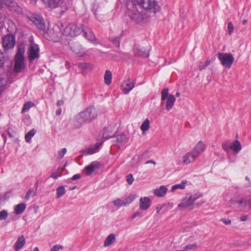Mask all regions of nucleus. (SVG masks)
Segmentation results:
<instances>
[{"instance_id":"34","label":"nucleus","mask_w":251,"mask_h":251,"mask_svg":"<svg viewBox=\"0 0 251 251\" xmlns=\"http://www.w3.org/2000/svg\"><path fill=\"white\" fill-rule=\"evenodd\" d=\"M169 96L168 89L167 88H164L161 91V105L164 104V100L168 99Z\"/></svg>"},{"instance_id":"57","label":"nucleus","mask_w":251,"mask_h":251,"mask_svg":"<svg viewBox=\"0 0 251 251\" xmlns=\"http://www.w3.org/2000/svg\"><path fill=\"white\" fill-rule=\"evenodd\" d=\"M64 103V101L62 100H58L57 102V105L58 106L61 105Z\"/></svg>"},{"instance_id":"40","label":"nucleus","mask_w":251,"mask_h":251,"mask_svg":"<svg viewBox=\"0 0 251 251\" xmlns=\"http://www.w3.org/2000/svg\"><path fill=\"white\" fill-rule=\"evenodd\" d=\"M236 202L239 205H243L244 207H246L248 205V199H239L236 201Z\"/></svg>"},{"instance_id":"30","label":"nucleus","mask_w":251,"mask_h":251,"mask_svg":"<svg viewBox=\"0 0 251 251\" xmlns=\"http://www.w3.org/2000/svg\"><path fill=\"white\" fill-rule=\"evenodd\" d=\"M104 82L109 85L111 83L112 73L109 70H106L104 75Z\"/></svg>"},{"instance_id":"3","label":"nucleus","mask_w":251,"mask_h":251,"mask_svg":"<svg viewBox=\"0 0 251 251\" xmlns=\"http://www.w3.org/2000/svg\"><path fill=\"white\" fill-rule=\"evenodd\" d=\"M25 46L24 44H20L18 46L17 51L14 58V70L17 73L21 72L25 69Z\"/></svg>"},{"instance_id":"46","label":"nucleus","mask_w":251,"mask_h":251,"mask_svg":"<svg viewBox=\"0 0 251 251\" xmlns=\"http://www.w3.org/2000/svg\"><path fill=\"white\" fill-rule=\"evenodd\" d=\"M61 171H60L59 168L57 172L52 173L50 176L54 179H57L60 176Z\"/></svg>"},{"instance_id":"37","label":"nucleus","mask_w":251,"mask_h":251,"mask_svg":"<svg viewBox=\"0 0 251 251\" xmlns=\"http://www.w3.org/2000/svg\"><path fill=\"white\" fill-rule=\"evenodd\" d=\"M65 189L64 186H61L58 187L56 189L57 198H60L65 193Z\"/></svg>"},{"instance_id":"16","label":"nucleus","mask_w":251,"mask_h":251,"mask_svg":"<svg viewBox=\"0 0 251 251\" xmlns=\"http://www.w3.org/2000/svg\"><path fill=\"white\" fill-rule=\"evenodd\" d=\"M123 93L125 94L128 93L134 86V83L129 79L124 81L122 84Z\"/></svg>"},{"instance_id":"28","label":"nucleus","mask_w":251,"mask_h":251,"mask_svg":"<svg viewBox=\"0 0 251 251\" xmlns=\"http://www.w3.org/2000/svg\"><path fill=\"white\" fill-rule=\"evenodd\" d=\"M26 205L24 203H21L16 205L14 208L15 213L16 214H22L25 210Z\"/></svg>"},{"instance_id":"52","label":"nucleus","mask_w":251,"mask_h":251,"mask_svg":"<svg viewBox=\"0 0 251 251\" xmlns=\"http://www.w3.org/2000/svg\"><path fill=\"white\" fill-rule=\"evenodd\" d=\"M221 221L226 225H229L231 224V221L230 219L222 218Z\"/></svg>"},{"instance_id":"59","label":"nucleus","mask_w":251,"mask_h":251,"mask_svg":"<svg viewBox=\"0 0 251 251\" xmlns=\"http://www.w3.org/2000/svg\"><path fill=\"white\" fill-rule=\"evenodd\" d=\"M162 209V207L161 206H157L156 207V213H159L160 211L161 210V209Z\"/></svg>"},{"instance_id":"25","label":"nucleus","mask_w":251,"mask_h":251,"mask_svg":"<svg viewBox=\"0 0 251 251\" xmlns=\"http://www.w3.org/2000/svg\"><path fill=\"white\" fill-rule=\"evenodd\" d=\"M175 101V97L172 95H170L167 100L166 104V109L167 111H169L173 107Z\"/></svg>"},{"instance_id":"29","label":"nucleus","mask_w":251,"mask_h":251,"mask_svg":"<svg viewBox=\"0 0 251 251\" xmlns=\"http://www.w3.org/2000/svg\"><path fill=\"white\" fill-rule=\"evenodd\" d=\"M127 138L124 134L118 135L116 137V143L118 146H120L122 143L126 142Z\"/></svg>"},{"instance_id":"51","label":"nucleus","mask_w":251,"mask_h":251,"mask_svg":"<svg viewBox=\"0 0 251 251\" xmlns=\"http://www.w3.org/2000/svg\"><path fill=\"white\" fill-rule=\"evenodd\" d=\"M4 64V57L2 51L0 50V68Z\"/></svg>"},{"instance_id":"9","label":"nucleus","mask_w":251,"mask_h":251,"mask_svg":"<svg viewBox=\"0 0 251 251\" xmlns=\"http://www.w3.org/2000/svg\"><path fill=\"white\" fill-rule=\"evenodd\" d=\"M80 114L86 122H91L97 115L95 109L92 106L87 107L84 111L80 112Z\"/></svg>"},{"instance_id":"35","label":"nucleus","mask_w":251,"mask_h":251,"mask_svg":"<svg viewBox=\"0 0 251 251\" xmlns=\"http://www.w3.org/2000/svg\"><path fill=\"white\" fill-rule=\"evenodd\" d=\"M187 183L186 180H183L180 184H176L172 187L171 191L174 192L177 189H183L185 188V184Z\"/></svg>"},{"instance_id":"12","label":"nucleus","mask_w":251,"mask_h":251,"mask_svg":"<svg viewBox=\"0 0 251 251\" xmlns=\"http://www.w3.org/2000/svg\"><path fill=\"white\" fill-rule=\"evenodd\" d=\"M28 19L32 22L40 29L44 30L45 25L43 22L42 18L39 15H32L28 17Z\"/></svg>"},{"instance_id":"26","label":"nucleus","mask_w":251,"mask_h":251,"mask_svg":"<svg viewBox=\"0 0 251 251\" xmlns=\"http://www.w3.org/2000/svg\"><path fill=\"white\" fill-rule=\"evenodd\" d=\"M134 53L135 55L142 57H148L149 55L148 50H143L142 49L135 48L134 49Z\"/></svg>"},{"instance_id":"49","label":"nucleus","mask_w":251,"mask_h":251,"mask_svg":"<svg viewBox=\"0 0 251 251\" xmlns=\"http://www.w3.org/2000/svg\"><path fill=\"white\" fill-rule=\"evenodd\" d=\"M126 181L127 183L131 185L134 181V178L131 174H129L126 176Z\"/></svg>"},{"instance_id":"11","label":"nucleus","mask_w":251,"mask_h":251,"mask_svg":"<svg viewBox=\"0 0 251 251\" xmlns=\"http://www.w3.org/2000/svg\"><path fill=\"white\" fill-rule=\"evenodd\" d=\"M2 44L5 50L13 48L15 44L14 37L12 34H6L3 38Z\"/></svg>"},{"instance_id":"64","label":"nucleus","mask_w":251,"mask_h":251,"mask_svg":"<svg viewBox=\"0 0 251 251\" xmlns=\"http://www.w3.org/2000/svg\"><path fill=\"white\" fill-rule=\"evenodd\" d=\"M179 96H180V93H179V92H177V93H176V96L178 97H179Z\"/></svg>"},{"instance_id":"54","label":"nucleus","mask_w":251,"mask_h":251,"mask_svg":"<svg viewBox=\"0 0 251 251\" xmlns=\"http://www.w3.org/2000/svg\"><path fill=\"white\" fill-rule=\"evenodd\" d=\"M223 148L225 151L227 152L229 151L230 146L227 144H223Z\"/></svg>"},{"instance_id":"4","label":"nucleus","mask_w":251,"mask_h":251,"mask_svg":"<svg viewBox=\"0 0 251 251\" xmlns=\"http://www.w3.org/2000/svg\"><path fill=\"white\" fill-rule=\"evenodd\" d=\"M59 28L63 34L72 37L79 35L82 31L81 27L73 24H61Z\"/></svg>"},{"instance_id":"18","label":"nucleus","mask_w":251,"mask_h":251,"mask_svg":"<svg viewBox=\"0 0 251 251\" xmlns=\"http://www.w3.org/2000/svg\"><path fill=\"white\" fill-rule=\"evenodd\" d=\"M82 32H83V35L89 41L93 42L95 40V37L92 30L88 28L81 27Z\"/></svg>"},{"instance_id":"47","label":"nucleus","mask_w":251,"mask_h":251,"mask_svg":"<svg viewBox=\"0 0 251 251\" xmlns=\"http://www.w3.org/2000/svg\"><path fill=\"white\" fill-rule=\"evenodd\" d=\"M63 248L62 245H56L53 246L50 250V251H58Z\"/></svg>"},{"instance_id":"13","label":"nucleus","mask_w":251,"mask_h":251,"mask_svg":"<svg viewBox=\"0 0 251 251\" xmlns=\"http://www.w3.org/2000/svg\"><path fill=\"white\" fill-rule=\"evenodd\" d=\"M102 143H97L93 146L82 150L80 151V153L82 154V155L93 154L98 151L100 147L102 145Z\"/></svg>"},{"instance_id":"63","label":"nucleus","mask_w":251,"mask_h":251,"mask_svg":"<svg viewBox=\"0 0 251 251\" xmlns=\"http://www.w3.org/2000/svg\"><path fill=\"white\" fill-rule=\"evenodd\" d=\"M247 20H244L243 21V24L245 25L247 23Z\"/></svg>"},{"instance_id":"58","label":"nucleus","mask_w":251,"mask_h":251,"mask_svg":"<svg viewBox=\"0 0 251 251\" xmlns=\"http://www.w3.org/2000/svg\"><path fill=\"white\" fill-rule=\"evenodd\" d=\"M61 113V109L60 108H59V109H58L56 111V115H60Z\"/></svg>"},{"instance_id":"20","label":"nucleus","mask_w":251,"mask_h":251,"mask_svg":"<svg viewBox=\"0 0 251 251\" xmlns=\"http://www.w3.org/2000/svg\"><path fill=\"white\" fill-rule=\"evenodd\" d=\"M25 240L24 236H21L19 237L16 241L15 245H14L13 248L15 251H18L21 249L25 244Z\"/></svg>"},{"instance_id":"2","label":"nucleus","mask_w":251,"mask_h":251,"mask_svg":"<svg viewBox=\"0 0 251 251\" xmlns=\"http://www.w3.org/2000/svg\"><path fill=\"white\" fill-rule=\"evenodd\" d=\"M128 15L133 22L140 24H146L152 19L149 13L144 12L143 8L139 4H132L128 5Z\"/></svg>"},{"instance_id":"45","label":"nucleus","mask_w":251,"mask_h":251,"mask_svg":"<svg viewBox=\"0 0 251 251\" xmlns=\"http://www.w3.org/2000/svg\"><path fill=\"white\" fill-rule=\"evenodd\" d=\"M228 33L231 35L234 31V26L232 23L229 22L227 25Z\"/></svg>"},{"instance_id":"43","label":"nucleus","mask_w":251,"mask_h":251,"mask_svg":"<svg viewBox=\"0 0 251 251\" xmlns=\"http://www.w3.org/2000/svg\"><path fill=\"white\" fill-rule=\"evenodd\" d=\"M35 195H36L35 192H33L32 190H31L30 189H29L27 191V192L25 196V199L26 200H28L30 197H34Z\"/></svg>"},{"instance_id":"7","label":"nucleus","mask_w":251,"mask_h":251,"mask_svg":"<svg viewBox=\"0 0 251 251\" xmlns=\"http://www.w3.org/2000/svg\"><path fill=\"white\" fill-rule=\"evenodd\" d=\"M218 59L221 62V64L225 67L230 68L233 64L234 58L230 53H219L218 55Z\"/></svg>"},{"instance_id":"53","label":"nucleus","mask_w":251,"mask_h":251,"mask_svg":"<svg viewBox=\"0 0 251 251\" xmlns=\"http://www.w3.org/2000/svg\"><path fill=\"white\" fill-rule=\"evenodd\" d=\"M142 213L139 211H136L132 216V219L135 218L136 217H142Z\"/></svg>"},{"instance_id":"5","label":"nucleus","mask_w":251,"mask_h":251,"mask_svg":"<svg viewBox=\"0 0 251 251\" xmlns=\"http://www.w3.org/2000/svg\"><path fill=\"white\" fill-rule=\"evenodd\" d=\"M140 5L147 10L145 13H149V15L152 16V18L160 10V6L155 0H141Z\"/></svg>"},{"instance_id":"41","label":"nucleus","mask_w":251,"mask_h":251,"mask_svg":"<svg viewBox=\"0 0 251 251\" xmlns=\"http://www.w3.org/2000/svg\"><path fill=\"white\" fill-rule=\"evenodd\" d=\"M1 1L2 2V3H4L7 6L11 7H14L16 4L14 0H1Z\"/></svg>"},{"instance_id":"44","label":"nucleus","mask_w":251,"mask_h":251,"mask_svg":"<svg viewBox=\"0 0 251 251\" xmlns=\"http://www.w3.org/2000/svg\"><path fill=\"white\" fill-rule=\"evenodd\" d=\"M7 216L8 213L6 210H3L0 211V220H5L7 218Z\"/></svg>"},{"instance_id":"14","label":"nucleus","mask_w":251,"mask_h":251,"mask_svg":"<svg viewBox=\"0 0 251 251\" xmlns=\"http://www.w3.org/2000/svg\"><path fill=\"white\" fill-rule=\"evenodd\" d=\"M151 205V200L149 197H141L139 201L140 209L143 210H147Z\"/></svg>"},{"instance_id":"48","label":"nucleus","mask_w":251,"mask_h":251,"mask_svg":"<svg viewBox=\"0 0 251 251\" xmlns=\"http://www.w3.org/2000/svg\"><path fill=\"white\" fill-rule=\"evenodd\" d=\"M197 247V245L196 244H190V245H187V246H186L184 249V250H185L186 251H190L193 249H195Z\"/></svg>"},{"instance_id":"15","label":"nucleus","mask_w":251,"mask_h":251,"mask_svg":"<svg viewBox=\"0 0 251 251\" xmlns=\"http://www.w3.org/2000/svg\"><path fill=\"white\" fill-rule=\"evenodd\" d=\"M205 150V146L203 142L200 141L191 151L197 158Z\"/></svg>"},{"instance_id":"21","label":"nucleus","mask_w":251,"mask_h":251,"mask_svg":"<svg viewBox=\"0 0 251 251\" xmlns=\"http://www.w3.org/2000/svg\"><path fill=\"white\" fill-rule=\"evenodd\" d=\"M114 133L113 127L110 126L103 129L102 137L103 139H107L112 137L114 134Z\"/></svg>"},{"instance_id":"1","label":"nucleus","mask_w":251,"mask_h":251,"mask_svg":"<svg viewBox=\"0 0 251 251\" xmlns=\"http://www.w3.org/2000/svg\"><path fill=\"white\" fill-rule=\"evenodd\" d=\"M205 202L202 198V194L200 192H194L187 194L177 205L178 210L184 209H192L194 205L200 206Z\"/></svg>"},{"instance_id":"39","label":"nucleus","mask_w":251,"mask_h":251,"mask_svg":"<svg viewBox=\"0 0 251 251\" xmlns=\"http://www.w3.org/2000/svg\"><path fill=\"white\" fill-rule=\"evenodd\" d=\"M210 63L211 61L209 60H207L205 61L204 63L200 62L198 65L199 69L201 71L203 69H204L206 67L210 65Z\"/></svg>"},{"instance_id":"62","label":"nucleus","mask_w":251,"mask_h":251,"mask_svg":"<svg viewBox=\"0 0 251 251\" xmlns=\"http://www.w3.org/2000/svg\"><path fill=\"white\" fill-rule=\"evenodd\" d=\"M3 7V3L0 0V8H2Z\"/></svg>"},{"instance_id":"6","label":"nucleus","mask_w":251,"mask_h":251,"mask_svg":"<svg viewBox=\"0 0 251 251\" xmlns=\"http://www.w3.org/2000/svg\"><path fill=\"white\" fill-rule=\"evenodd\" d=\"M65 1V0H42L46 7L52 9L59 7L62 13L68 10V7Z\"/></svg>"},{"instance_id":"10","label":"nucleus","mask_w":251,"mask_h":251,"mask_svg":"<svg viewBox=\"0 0 251 251\" xmlns=\"http://www.w3.org/2000/svg\"><path fill=\"white\" fill-rule=\"evenodd\" d=\"M135 195H130L124 200L118 198L113 201L114 205L117 207L127 206L129 205L136 198Z\"/></svg>"},{"instance_id":"61","label":"nucleus","mask_w":251,"mask_h":251,"mask_svg":"<svg viewBox=\"0 0 251 251\" xmlns=\"http://www.w3.org/2000/svg\"><path fill=\"white\" fill-rule=\"evenodd\" d=\"M146 164H148V163H153V164H155V162L153 161V160H148L146 162Z\"/></svg>"},{"instance_id":"31","label":"nucleus","mask_w":251,"mask_h":251,"mask_svg":"<svg viewBox=\"0 0 251 251\" xmlns=\"http://www.w3.org/2000/svg\"><path fill=\"white\" fill-rule=\"evenodd\" d=\"M149 128L150 121L148 119H146L141 125L140 129L142 131L143 133H145L146 131L149 130Z\"/></svg>"},{"instance_id":"38","label":"nucleus","mask_w":251,"mask_h":251,"mask_svg":"<svg viewBox=\"0 0 251 251\" xmlns=\"http://www.w3.org/2000/svg\"><path fill=\"white\" fill-rule=\"evenodd\" d=\"M33 105L34 104L30 101L25 103L23 106L22 110V113H24L30 109V108L33 106Z\"/></svg>"},{"instance_id":"32","label":"nucleus","mask_w":251,"mask_h":251,"mask_svg":"<svg viewBox=\"0 0 251 251\" xmlns=\"http://www.w3.org/2000/svg\"><path fill=\"white\" fill-rule=\"evenodd\" d=\"M36 130L34 129H32L29 131L25 135V140L26 142L29 143L30 142V140L31 138L35 134Z\"/></svg>"},{"instance_id":"24","label":"nucleus","mask_w":251,"mask_h":251,"mask_svg":"<svg viewBox=\"0 0 251 251\" xmlns=\"http://www.w3.org/2000/svg\"><path fill=\"white\" fill-rule=\"evenodd\" d=\"M115 241L116 236L114 233H111L105 239L104 242L103 246L104 247H108L114 243Z\"/></svg>"},{"instance_id":"33","label":"nucleus","mask_w":251,"mask_h":251,"mask_svg":"<svg viewBox=\"0 0 251 251\" xmlns=\"http://www.w3.org/2000/svg\"><path fill=\"white\" fill-rule=\"evenodd\" d=\"M71 49L75 53L78 54L81 51V47L78 44L75 43L71 46Z\"/></svg>"},{"instance_id":"50","label":"nucleus","mask_w":251,"mask_h":251,"mask_svg":"<svg viewBox=\"0 0 251 251\" xmlns=\"http://www.w3.org/2000/svg\"><path fill=\"white\" fill-rule=\"evenodd\" d=\"M113 43L114 45L117 47H118L120 46V38L119 37H115L113 39H112V40Z\"/></svg>"},{"instance_id":"19","label":"nucleus","mask_w":251,"mask_h":251,"mask_svg":"<svg viewBox=\"0 0 251 251\" xmlns=\"http://www.w3.org/2000/svg\"><path fill=\"white\" fill-rule=\"evenodd\" d=\"M99 167V163L97 162H93L85 167V174L87 176L91 175L96 169Z\"/></svg>"},{"instance_id":"17","label":"nucleus","mask_w":251,"mask_h":251,"mask_svg":"<svg viewBox=\"0 0 251 251\" xmlns=\"http://www.w3.org/2000/svg\"><path fill=\"white\" fill-rule=\"evenodd\" d=\"M197 157L192 151L186 153L182 156V162L185 164H188L195 160Z\"/></svg>"},{"instance_id":"60","label":"nucleus","mask_w":251,"mask_h":251,"mask_svg":"<svg viewBox=\"0 0 251 251\" xmlns=\"http://www.w3.org/2000/svg\"><path fill=\"white\" fill-rule=\"evenodd\" d=\"M248 205L249 208L250 210H251V199H248Z\"/></svg>"},{"instance_id":"8","label":"nucleus","mask_w":251,"mask_h":251,"mask_svg":"<svg viewBox=\"0 0 251 251\" xmlns=\"http://www.w3.org/2000/svg\"><path fill=\"white\" fill-rule=\"evenodd\" d=\"M27 54L30 62H32L34 59L39 58L40 54L38 45L33 43H31L27 50Z\"/></svg>"},{"instance_id":"56","label":"nucleus","mask_w":251,"mask_h":251,"mask_svg":"<svg viewBox=\"0 0 251 251\" xmlns=\"http://www.w3.org/2000/svg\"><path fill=\"white\" fill-rule=\"evenodd\" d=\"M248 216L247 215H243L241 218L240 220L242 221H246L248 219Z\"/></svg>"},{"instance_id":"22","label":"nucleus","mask_w":251,"mask_h":251,"mask_svg":"<svg viewBox=\"0 0 251 251\" xmlns=\"http://www.w3.org/2000/svg\"><path fill=\"white\" fill-rule=\"evenodd\" d=\"M167 190V188L165 186H161L159 188L154 190V194L157 197H162L165 195Z\"/></svg>"},{"instance_id":"42","label":"nucleus","mask_w":251,"mask_h":251,"mask_svg":"<svg viewBox=\"0 0 251 251\" xmlns=\"http://www.w3.org/2000/svg\"><path fill=\"white\" fill-rule=\"evenodd\" d=\"M67 152V149L66 148H63L61 150L58 151L57 158V159H60L63 158L64 155Z\"/></svg>"},{"instance_id":"23","label":"nucleus","mask_w":251,"mask_h":251,"mask_svg":"<svg viewBox=\"0 0 251 251\" xmlns=\"http://www.w3.org/2000/svg\"><path fill=\"white\" fill-rule=\"evenodd\" d=\"M86 122L81 114L79 113L75 118L74 125L77 128H80L83 123Z\"/></svg>"},{"instance_id":"36","label":"nucleus","mask_w":251,"mask_h":251,"mask_svg":"<svg viewBox=\"0 0 251 251\" xmlns=\"http://www.w3.org/2000/svg\"><path fill=\"white\" fill-rule=\"evenodd\" d=\"M78 67L83 70L86 71H90L92 69V65L88 63H80L78 64Z\"/></svg>"},{"instance_id":"27","label":"nucleus","mask_w":251,"mask_h":251,"mask_svg":"<svg viewBox=\"0 0 251 251\" xmlns=\"http://www.w3.org/2000/svg\"><path fill=\"white\" fill-rule=\"evenodd\" d=\"M230 149L236 152H238L241 150V145L239 141H234L230 144Z\"/></svg>"},{"instance_id":"55","label":"nucleus","mask_w":251,"mask_h":251,"mask_svg":"<svg viewBox=\"0 0 251 251\" xmlns=\"http://www.w3.org/2000/svg\"><path fill=\"white\" fill-rule=\"evenodd\" d=\"M80 178V175L79 174H76L73 176L71 178L72 180H75L78 179Z\"/></svg>"}]
</instances>
